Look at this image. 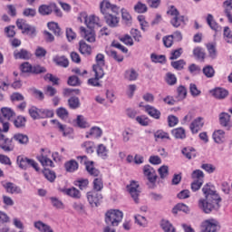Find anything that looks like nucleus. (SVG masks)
<instances>
[{
    "mask_svg": "<svg viewBox=\"0 0 232 232\" xmlns=\"http://www.w3.org/2000/svg\"><path fill=\"white\" fill-rule=\"evenodd\" d=\"M202 192L206 199L198 200V208L207 214L211 213V211H218L222 198H220L217 191L211 189L209 185L204 186Z\"/></svg>",
    "mask_w": 232,
    "mask_h": 232,
    "instance_id": "obj_1",
    "label": "nucleus"
},
{
    "mask_svg": "<svg viewBox=\"0 0 232 232\" xmlns=\"http://www.w3.org/2000/svg\"><path fill=\"white\" fill-rule=\"evenodd\" d=\"M122 217H124V214L121 210H108L105 213V223L107 224V226H112V227H115L119 226L121 222H122Z\"/></svg>",
    "mask_w": 232,
    "mask_h": 232,
    "instance_id": "obj_2",
    "label": "nucleus"
},
{
    "mask_svg": "<svg viewBox=\"0 0 232 232\" xmlns=\"http://www.w3.org/2000/svg\"><path fill=\"white\" fill-rule=\"evenodd\" d=\"M167 14L172 17L170 24L172 26H174V28H179V26L184 23V16L180 15V13H179V10H177V7L174 5H169L168 7Z\"/></svg>",
    "mask_w": 232,
    "mask_h": 232,
    "instance_id": "obj_3",
    "label": "nucleus"
},
{
    "mask_svg": "<svg viewBox=\"0 0 232 232\" xmlns=\"http://www.w3.org/2000/svg\"><path fill=\"white\" fill-rule=\"evenodd\" d=\"M119 6L110 3V0H103L100 3V11L102 15H108L110 14H119Z\"/></svg>",
    "mask_w": 232,
    "mask_h": 232,
    "instance_id": "obj_4",
    "label": "nucleus"
},
{
    "mask_svg": "<svg viewBox=\"0 0 232 232\" xmlns=\"http://www.w3.org/2000/svg\"><path fill=\"white\" fill-rule=\"evenodd\" d=\"M16 162L19 166V168H21L22 169H26V168H28V166H32V168H34V169H35V171H39V164H37V162H35V160H30L26 157H23V156H18Z\"/></svg>",
    "mask_w": 232,
    "mask_h": 232,
    "instance_id": "obj_5",
    "label": "nucleus"
},
{
    "mask_svg": "<svg viewBox=\"0 0 232 232\" xmlns=\"http://www.w3.org/2000/svg\"><path fill=\"white\" fill-rule=\"evenodd\" d=\"M220 229V225L215 219L205 220L201 224L200 232H217Z\"/></svg>",
    "mask_w": 232,
    "mask_h": 232,
    "instance_id": "obj_6",
    "label": "nucleus"
},
{
    "mask_svg": "<svg viewBox=\"0 0 232 232\" xmlns=\"http://www.w3.org/2000/svg\"><path fill=\"white\" fill-rule=\"evenodd\" d=\"M0 148L1 150H3V151L5 152H10V151H14V144H12V142L14 141V140L12 139H8L5 136V134H3V130L0 129Z\"/></svg>",
    "mask_w": 232,
    "mask_h": 232,
    "instance_id": "obj_7",
    "label": "nucleus"
},
{
    "mask_svg": "<svg viewBox=\"0 0 232 232\" xmlns=\"http://www.w3.org/2000/svg\"><path fill=\"white\" fill-rule=\"evenodd\" d=\"M87 200L92 208H97L102 200V195L97 191H90L87 193Z\"/></svg>",
    "mask_w": 232,
    "mask_h": 232,
    "instance_id": "obj_8",
    "label": "nucleus"
},
{
    "mask_svg": "<svg viewBox=\"0 0 232 232\" xmlns=\"http://www.w3.org/2000/svg\"><path fill=\"white\" fill-rule=\"evenodd\" d=\"M127 189L132 197L134 202L139 204V195H140V190L139 189V183L137 181H131L130 185L127 186Z\"/></svg>",
    "mask_w": 232,
    "mask_h": 232,
    "instance_id": "obj_9",
    "label": "nucleus"
},
{
    "mask_svg": "<svg viewBox=\"0 0 232 232\" xmlns=\"http://www.w3.org/2000/svg\"><path fill=\"white\" fill-rule=\"evenodd\" d=\"M80 34L87 43H95V31L93 29H86V27H80Z\"/></svg>",
    "mask_w": 232,
    "mask_h": 232,
    "instance_id": "obj_10",
    "label": "nucleus"
},
{
    "mask_svg": "<svg viewBox=\"0 0 232 232\" xmlns=\"http://www.w3.org/2000/svg\"><path fill=\"white\" fill-rule=\"evenodd\" d=\"M2 186L5 188L6 193H10L11 195H21L23 193V189L12 182H2Z\"/></svg>",
    "mask_w": 232,
    "mask_h": 232,
    "instance_id": "obj_11",
    "label": "nucleus"
},
{
    "mask_svg": "<svg viewBox=\"0 0 232 232\" xmlns=\"http://www.w3.org/2000/svg\"><path fill=\"white\" fill-rule=\"evenodd\" d=\"M51 122L54 124V128H56V130L63 133V137H68V135H72V133H73V129L66 127V125L60 123L57 120H52Z\"/></svg>",
    "mask_w": 232,
    "mask_h": 232,
    "instance_id": "obj_12",
    "label": "nucleus"
},
{
    "mask_svg": "<svg viewBox=\"0 0 232 232\" xmlns=\"http://www.w3.org/2000/svg\"><path fill=\"white\" fill-rule=\"evenodd\" d=\"M95 73V78H91L88 80V84H90V86H96L99 87L101 86V82H99L100 79H102V77H104V69H95V71H93Z\"/></svg>",
    "mask_w": 232,
    "mask_h": 232,
    "instance_id": "obj_13",
    "label": "nucleus"
},
{
    "mask_svg": "<svg viewBox=\"0 0 232 232\" xmlns=\"http://www.w3.org/2000/svg\"><path fill=\"white\" fill-rule=\"evenodd\" d=\"M143 173L145 177H147L150 184H155V182H157V174L155 173V169H153L151 166L145 165L143 167Z\"/></svg>",
    "mask_w": 232,
    "mask_h": 232,
    "instance_id": "obj_14",
    "label": "nucleus"
},
{
    "mask_svg": "<svg viewBox=\"0 0 232 232\" xmlns=\"http://www.w3.org/2000/svg\"><path fill=\"white\" fill-rule=\"evenodd\" d=\"M219 124L223 128H227V130H231L232 122H231V115L227 112H221L219 114Z\"/></svg>",
    "mask_w": 232,
    "mask_h": 232,
    "instance_id": "obj_15",
    "label": "nucleus"
},
{
    "mask_svg": "<svg viewBox=\"0 0 232 232\" xmlns=\"http://www.w3.org/2000/svg\"><path fill=\"white\" fill-rule=\"evenodd\" d=\"M85 24L91 30H93L95 26H102L101 24V19H99V16H96L95 14L87 16V19H85Z\"/></svg>",
    "mask_w": 232,
    "mask_h": 232,
    "instance_id": "obj_16",
    "label": "nucleus"
},
{
    "mask_svg": "<svg viewBox=\"0 0 232 232\" xmlns=\"http://www.w3.org/2000/svg\"><path fill=\"white\" fill-rule=\"evenodd\" d=\"M210 93H212V97H215V99L222 101L226 99L227 95H229V91L221 87H218L212 90Z\"/></svg>",
    "mask_w": 232,
    "mask_h": 232,
    "instance_id": "obj_17",
    "label": "nucleus"
},
{
    "mask_svg": "<svg viewBox=\"0 0 232 232\" xmlns=\"http://www.w3.org/2000/svg\"><path fill=\"white\" fill-rule=\"evenodd\" d=\"M204 127V118H196L190 124V130L192 133H198L200 130Z\"/></svg>",
    "mask_w": 232,
    "mask_h": 232,
    "instance_id": "obj_18",
    "label": "nucleus"
},
{
    "mask_svg": "<svg viewBox=\"0 0 232 232\" xmlns=\"http://www.w3.org/2000/svg\"><path fill=\"white\" fill-rule=\"evenodd\" d=\"M213 140L217 144H224L226 142V131L223 130H217L213 132Z\"/></svg>",
    "mask_w": 232,
    "mask_h": 232,
    "instance_id": "obj_19",
    "label": "nucleus"
},
{
    "mask_svg": "<svg viewBox=\"0 0 232 232\" xmlns=\"http://www.w3.org/2000/svg\"><path fill=\"white\" fill-rule=\"evenodd\" d=\"M53 8H55V4L53 3L49 5H42L38 8V12L40 15H50L52 12H53Z\"/></svg>",
    "mask_w": 232,
    "mask_h": 232,
    "instance_id": "obj_20",
    "label": "nucleus"
},
{
    "mask_svg": "<svg viewBox=\"0 0 232 232\" xmlns=\"http://www.w3.org/2000/svg\"><path fill=\"white\" fill-rule=\"evenodd\" d=\"M14 59H24V61H27L32 57V53L25 49L15 50L14 52Z\"/></svg>",
    "mask_w": 232,
    "mask_h": 232,
    "instance_id": "obj_21",
    "label": "nucleus"
},
{
    "mask_svg": "<svg viewBox=\"0 0 232 232\" xmlns=\"http://www.w3.org/2000/svg\"><path fill=\"white\" fill-rule=\"evenodd\" d=\"M207 24L211 30H214V32H220L222 30V27L218 25L217 21H215V17H213V14H208L207 16Z\"/></svg>",
    "mask_w": 232,
    "mask_h": 232,
    "instance_id": "obj_22",
    "label": "nucleus"
},
{
    "mask_svg": "<svg viewBox=\"0 0 232 232\" xmlns=\"http://www.w3.org/2000/svg\"><path fill=\"white\" fill-rule=\"evenodd\" d=\"M79 52L82 55H92V46H90L84 40L79 42Z\"/></svg>",
    "mask_w": 232,
    "mask_h": 232,
    "instance_id": "obj_23",
    "label": "nucleus"
},
{
    "mask_svg": "<svg viewBox=\"0 0 232 232\" xmlns=\"http://www.w3.org/2000/svg\"><path fill=\"white\" fill-rule=\"evenodd\" d=\"M104 18L107 24L111 26V28H115V26L119 24V18L117 17V15L111 14V13L109 14H105Z\"/></svg>",
    "mask_w": 232,
    "mask_h": 232,
    "instance_id": "obj_24",
    "label": "nucleus"
},
{
    "mask_svg": "<svg viewBox=\"0 0 232 232\" xmlns=\"http://www.w3.org/2000/svg\"><path fill=\"white\" fill-rule=\"evenodd\" d=\"M145 111L152 117L153 119L159 120L160 119V111L157 110L155 107L151 105H145Z\"/></svg>",
    "mask_w": 232,
    "mask_h": 232,
    "instance_id": "obj_25",
    "label": "nucleus"
},
{
    "mask_svg": "<svg viewBox=\"0 0 232 232\" xmlns=\"http://www.w3.org/2000/svg\"><path fill=\"white\" fill-rule=\"evenodd\" d=\"M223 8H224V14L227 17L229 23H232V15H231L232 0H226L223 3Z\"/></svg>",
    "mask_w": 232,
    "mask_h": 232,
    "instance_id": "obj_26",
    "label": "nucleus"
},
{
    "mask_svg": "<svg viewBox=\"0 0 232 232\" xmlns=\"http://www.w3.org/2000/svg\"><path fill=\"white\" fill-rule=\"evenodd\" d=\"M96 64L92 66V70L95 71V69L102 70V66L106 64V62L104 60V54L98 53L95 57Z\"/></svg>",
    "mask_w": 232,
    "mask_h": 232,
    "instance_id": "obj_27",
    "label": "nucleus"
},
{
    "mask_svg": "<svg viewBox=\"0 0 232 232\" xmlns=\"http://www.w3.org/2000/svg\"><path fill=\"white\" fill-rule=\"evenodd\" d=\"M34 227L41 232H53V229H52V227L44 223L43 221L34 222Z\"/></svg>",
    "mask_w": 232,
    "mask_h": 232,
    "instance_id": "obj_28",
    "label": "nucleus"
},
{
    "mask_svg": "<svg viewBox=\"0 0 232 232\" xmlns=\"http://www.w3.org/2000/svg\"><path fill=\"white\" fill-rule=\"evenodd\" d=\"M1 113H2V117L5 121H10L12 117H15V112L11 108H8V107H3L1 109Z\"/></svg>",
    "mask_w": 232,
    "mask_h": 232,
    "instance_id": "obj_29",
    "label": "nucleus"
},
{
    "mask_svg": "<svg viewBox=\"0 0 232 232\" xmlns=\"http://www.w3.org/2000/svg\"><path fill=\"white\" fill-rule=\"evenodd\" d=\"M12 140H15L18 144H28V136L23 133H16L13 136Z\"/></svg>",
    "mask_w": 232,
    "mask_h": 232,
    "instance_id": "obj_30",
    "label": "nucleus"
},
{
    "mask_svg": "<svg viewBox=\"0 0 232 232\" xmlns=\"http://www.w3.org/2000/svg\"><path fill=\"white\" fill-rule=\"evenodd\" d=\"M171 133L173 137H175V139H180V140L186 139V130H184V128L182 127L173 129Z\"/></svg>",
    "mask_w": 232,
    "mask_h": 232,
    "instance_id": "obj_31",
    "label": "nucleus"
},
{
    "mask_svg": "<svg viewBox=\"0 0 232 232\" xmlns=\"http://www.w3.org/2000/svg\"><path fill=\"white\" fill-rule=\"evenodd\" d=\"M53 62L58 66H63V68H68V65L70 64V62H68V59L65 56H55Z\"/></svg>",
    "mask_w": 232,
    "mask_h": 232,
    "instance_id": "obj_32",
    "label": "nucleus"
},
{
    "mask_svg": "<svg viewBox=\"0 0 232 232\" xmlns=\"http://www.w3.org/2000/svg\"><path fill=\"white\" fill-rule=\"evenodd\" d=\"M47 26L51 32L54 34L57 37L63 34V32H61V27H59V24L51 22L47 24Z\"/></svg>",
    "mask_w": 232,
    "mask_h": 232,
    "instance_id": "obj_33",
    "label": "nucleus"
},
{
    "mask_svg": "<svg viewBox=\"0 0 232 232\" xmlns=\"http://www.w3.org/2000/svg\"><path fill=\"white\" fill-rule=\"evenodd\" d=\"M102 130L99 127H92L90 130V132L86 135L87 139H90V137H94V139H99V137H102Z\"/></svg>",
    "mask_w": 232,
    "mask_h": 232,
    "instance_id": "obj_34",
    "label": "nucleus"
},
{
    "mask_svg": "<svg viewBox=\"0 0 232 232\" xmlns=\"http://www.w3.org/2000/svg\"><path fill=\"white\" fill-rule=\"evenodd\" d=\"M65 169L66 171H69V173H73V171H77V169H79V163L73 160H71L65 163Z\"/></svg>",
    "mask_w": 232,
    "mask_h": 232,
    "instance_id": "obj_35",
    "label": "nucleus"
},
{
    "mask_svg": "<svg viewBox=\"0 0 232 232\" xmlns=\"http://www.w3.org/2000/svg\"><path fill=\"white\" fill-rule=\"evenodd\" d=\"M37 160L42 164V166H50V168H53V161L50 160L47 156H44V154H41L37 157Z\"/></svg>",
    "mask_w": 232,
    "mask_h": 232,
    "instance_id": "obj_36",
    "label": "nucleus"
},
{
    "mask_svg": "<svg viewBox=\"0 0 232 232\" xmlns=\"http://www.w3.org/2000/svg\"><path fill=\"white\" fill-rule=\"evenodd\" d=\"M179 211H183V213H189V207L187 206L184 203H179L177 204L173 209H172V213H174V215H177V213H179Z\"/></svg>",
    "mask_w": 232,
    "mask_h": 232,
    "instance_id": "obj_37",
    "label": "nucleus"
},
{
    "mask_svg": "<svg viewBox=\"0 0 232 232\" xmlns=\"http://www.w3.org/2000/svg\"><path fill=\"white\" fill-rule=\"evenodd\" d=\"M177 92H178V95L176 97L177 101H184V99L188 95V90L186 89V87H184V85H180L178 87Z\"/></svg>",
    "mask_w": 232,
    "mask_h": 232,
    "instance_id": "obj_38",
    "label": "nucleus"
},
{
    "mask_svg": "<svg viewBox=\"0 0 232 232\" xmlns=\"http://www.w3.org/2000/svg\"><path fill=\"white\" fill-rule=\"evenodd\" d=\"M138 78L139 72L134 69H130L125 72V79H127V81H137Z\"/></svg>",
    "mask_w": 232,
    "mask_h": 232,
    "instance_id": "obj_39",
    "label": "nucleus"
},
{
    "mask_svg": "<svg viewBox=\"0 0 232 232\" xmlns=\"http://www.w3.org/2000/svg\"><path fill=\"white\" fill-rule=\"evenodd\" d=\"M97 155L101 157V159H108V149L104 144L98 145Z\"/></svg>",
    "mask_w": 232,
    "mask_h": 232,
    "instance_id": "obj_40",
    "label": "nucleus"
},
{
    "mask_svg": "<svg viewBox=\"0 0 232 232\" xmlns=\"http://www.w3.org/2000/svg\"><path fill=\"white\" fill-rule=\"evenodd\" d=\"M82 148L86 151V153L92 154L95 151V143H93V141H84L82 144Z\"/></svg>",
    "mask_w": 232,
    "mask_h": 232,
    "instance_id": "obj_41",
    "label": "nucleus"
},
{
    "mask_svg": "<svg viewBox=\"0 0 232 232\" xmlns=\"http://www.w3.org/2000/svg\"><path fill=\"white\" fill-rule=\"evenodd\" d=\"M193 55L198 59V61H204L206 58V53H204V49L201 47H196L193 50Z\"/></svg>",
    "mask_w": 232,
    "mask_h": 232,
    "instance_id": "obj_42",
    "label": "nucleus"
},
{
    "mask_svg": "<svg viewBox=\"0 0 232 232\" xmlns=\"http://www.w3.org/2000/svg\"><path fill=\"white\" fill-rule=\"evenodd\" d=\"M64 193L72 198H81V191L75 188H66Z\"/></svg>",
    "mask_w": 232,
    "mask_h": 232,
    "instance_id": "obj_43",
    "label": "nucleus"
},
{
    "mask_svg": "<svg viewBox=\"0 0 232 232\" xmlns=\"http://www.w3.org/2000/svg\"><path fill=\"white\" fill-rule=\"evenodd\" d=\"M29 115L34 121H36V119H41V109H37V107H31L28 110Z\"/></svg>",
    "mask_w": 232,
    "mask_h": 232,
    "instance_id": "obj_44",
    "label": "nucleus"
},
{
    "mask_svg": "<svg viewBox=\"0 0 232 232\" xmlns=\"http://www.w3.org/2000/svg\"><path fill=\"white\" fill-rule=\"evenodd\" d=\"M161 227L165 232H176L175 227L166 219L161 221Z\"/></svg>",
    "mask_w": 232,
    "mask_h": 232,
    "instance_id": "obj_45",
    "label": "nucleus"
},
{
    "mask_svg": "<svg viewBox=\"0 0 232 232\" xmlns=\"http://www.w3.org/2000/svg\"><path fill=\"white\" fill-rule=\"evenodd\" d=\"M202 72L208 79H212V77H215V69L211 65H206Z\"/></svg>",
    "mask_w": 232,
    "mask_h": 232,
    "instance_id": "obj_46",
    "label": "nucleus"
},
{
    "mask_svg": "<svg viewBox=\"0 0 232 232\" xmlns=\"http://www.w3.org/2000/svg\"><path fill=\"white\" fill-rule=\"evenodd\" d=\"M191 178L193 180L204 182V172L200 169H196L192 172Z\"/></svg>",
    "mask_w": 232,
    "mask_h": 232,
    "instance_id": "obj_47",
    "label": "nucleus"
},
{
    "mask_svg": "<svg viewBox=\"0 0 232 232\" xmlns=\"http://www.w3.org/2000/svg\"><path fill=\"white\" fill-rule=\"evenodd\" d=\"M134 12L137 14H146V12H148V6L145 4H142V2H138L134 5Z\"/></svg>",
    "mask_w": 232,
    "mask_h": 232,
    "instance_id": "obj_48",
    "label": "nucleus"
},
{
    "mask_svg": "<svg viewBox=\"0 0 232 232\" xmlns=\"http://www.w3.org/2000/svg\"><path fill=\"white\" fill-rule=\"evenodd\" d=\"M68 105L72 110H77L81 106V101L77 97H71L68 100Z\"/></svg>",
    "mask_w": 232,
    "mask_h": 232,
    "instance_id": "obj_49",
    "label": "nucleus"
},
{
    "mask_svg": "<svg viewBox=\"0 0 232 232\" xmlns=\"http://www.w3.org/2000/svg\"><path fill=\"white\" fill-rule=\"evenodd\" d=\"M154 137L156 140H159V139H160V140H169V134L164 130H157L154 133Z\"/></svg>",
    "mask_w": 232,
    "mask_h": 232,
    "instance_id": "obj_50",
    "label": "nucleus"
},
{
    "mask_svg": "<svg viewBox=\"0 0 232 232\" xmlns=\"http://www.w3.org/2000/svg\"><path fill=\"white\" fill-rule=\"evenodd\" d=\"M86 170L90 173L92 177H99L100 171L99 169L93 167V161H90V164H87Z\"/></svg>",
    "mask_w": 232,
    "mask_h": 232,
    "instance_id": "obj_51",
    "label": "nucleus"
},
{
    "mask_svg": "<svg viewBox=\"0 0 232 232\" xmlns=\"http://www.w3.org/2000/svg\"><path fill=\"white\" fill-rule=\"evenodd\" d=\"M182 154L188 160H190L192 157H196L195 149L191 147L184 148L182 150Z\"/></svg>",
    "mask_w": 232,
    "mask_h": 232,
    "instance_id": "obj_52",
    "label": "nucleus"
},
{
    "mask_svg": "<svg viewBox=\"0 0 232 232\" xmlns=\"http://www.w3.org/2000/svg\"><path fill=\"white\" fill-rule=\"evenodd\" d=\"M14 124L15 128H24L26 126V118L23 116H18L14 121Z\"/></svg>",
    "mask_w": 232,
    "mask_h": 232,
    "instance_id": "obj_53",
    "label": "nucleus"
},
{
    "mask_svg": "<svg viewBox=\"0 0 232 232\" xmlns=\"http://www.w3.org/2000/svg\"><path fill=\"white\" fill-rule=\"evenodd\" d=\"M56 115H58V117L60 119H63V121L68 119V110H66L64 107H60L56 110Z\"/></svg>",
    "mask_w": 232,
    "mask_h": 232,
    "instance_id": "obj_54",
    "label": "nucleus"
},
{
    "mask_svg": "<svg viewBox=\"0 0 232 232\" xmlns=\"http://www.w3.org/2000/svg\"><path fill=\"white\" fill-rule=\"evenodd\" d=\"M50 200H51L52 206L56 209H64V204L59 198H51Z\"/></svg>",
    "mask_w": 232,
    "mask_h": 232,
    "instance_id": "obj_55",
    "label": "nucleus"
},
{
    "mask_svg": "<svg viewBox=\"0 0 232 232\" xmlns=\"http://www.w3.org/2000/svg\"><path fill=\"white\" fill-rule=\"evenodd\" d=\"M22 34H26L29 37H35V35H37V31L34 26L27 24L25 30L22 31Z\"/></svg>",
    "mask_w": 232,
    "mask_h": 232,
    "instance_id": "obj_56",
    "label": "nucleus"
},
{
    "mask_svg": "<svg viewBox=\"0 0 232 232\" xmlns=\"http://www.w3.org/2000/svg\"><path fill=\"white\" fill-rule=\"evenodd\" d=\"M133 137V130L131 129H126L122 132L123 142H130V140Z\"/></svg>",
    "mask_w": 232,
    "mask_h": 232,
    "instance_id": "obj_57",
    "label": "nucleus"
},
{
    "mask_svg": "<svg viewBox=\"0 0 232 232\" xmlns=\"http://www.w3.org/2000/svg\"><path fill=\"white\" fill-rule=\"evenodd\" d=\"M166 82L169 86H173V85L177 84V76H175V74H173L171 72H168L166 74Z\"/></svg>",
    "mask_w": 232,
    "mask_h": 232,
    "instance_id": "obj_58",
    "label": "nucleus"
},
{
    "mask_svg": "<svg viewBox=\"0 0 232 232\" xmlns=\"http://www.w3.org/2000/svg\"><path fill=\"white\" fill-rule=\"evenodd\" d=\"M121 17L124 23L127 24H131V14L128 12V10L122 8L121 9Z\"/></svg>",
    "mask_w": 232,
    "mask_h": 232,
    "instance_id": "obj_59",
    "label": "nucleus"
},
{
    "mask_svg": "<svg viewBox=\"0 0 232 232\" xmlns=\"http://www.w3.org/2000/svg\"><path fill=\"white\" fill-rule=\"evenodd\" d=\"M207 49L209 53V57L211 59H216L217 58V47L213 44H207Z\"/></svg>",
    "mask_w": 232,
    "mask_h": 232,
    "instance_id": "obj_60",
    "label": "nucleus"
},
{
    "mask_svg": "<svg viewBox=\"0 0 232 232\" xmlns=\"http://www.w3.org/2000/svg\"><path fill=\"white\" fill-rule=\"evenodd\" d=\"M150 59H151L152 63H166V56H164L162 54L158 55L155 53H151Z\"/></svg>",
    "mask_w": 232,
    "mask_h": 232,
    "instance_id": "obj_61",
    "label": "nucleus"
},
{
    "mask_svg": "<svg viewBox=\"0 0 232 232\" xmlns=\"http://www.w3.org/2000/svg\"><path fill=\"white\" fill-rule=\"evenodd\" d=\"M76 122L80 128H88L90 125L88 124V121H86V119L82 115H78Z\"/></svg>",
    "mask_w": 232,
    "mask_h": 232,
    "instance_id": "obj_62",
    "label": "nucleus"
},
{
    "mask_svg": "<svg viewBox=\"0 0 232 232\" xmlns=\"http://www.w3.org/2000/svg\"><path fill=\"white\" fill-rule=\"evenodd\" d=\"M44 176L45 179H47L49 180V182H53V180H55V179H56L55 172H53L50 169H44Z\"/></svg>",
    "mask_w": 232,
    "mask_h": 232,
    "instance_id": "obj_63",
    "label": "nucleus"
},
{
    "mask_svg": "<svg viewBox=\"0 0 232 232\" xmlns=\"http://www.w3.org/2000/svg\"><path fill=\"white\" fill-rule=\"evenodd\" d=\"M224 37H225V41L227 43H228L229 44H231V43H232V34H231V30L229 29V27H225L224 28Z\"/></svg>",
    "mask_w": 232,
    "mask_h": 232,
    "instance_id": "obj_64",
    "label": "nucleus"
}]
</instances>
